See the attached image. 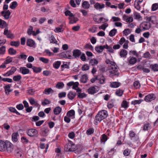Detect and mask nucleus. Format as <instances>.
Listing matches in <instances>:
<instances>
[{"label": "nucleus", "instance_id": "54", "mask_svg": "<svg viewBox=\"0 0 158 158\" xmlns=\"http://www.w3.org/2000/svg\"><path fill=\"white\" fill-rule=\"evenodd\" d=\"M158 8V4L155 3L152 4V11H155Z\"/></svg>", "mask_w": 158, "mask_h": 158}, {"label": "nucleus", "instance_id": "29", "mask_svg": "<svg viewBox=\"0 0 158 158\" xmlns=\"http://www.w3.org/2000/svg\"><path fill=\"white\" fill-rule=\"evenodd\" d=\"M19 136L18 133H13L12 135V140L13 142H15L17 141V136Z\"/></svg>", "mask_w": 158, "mask_h": 158}, {"label": "nucleus", "instance_id": "32", "mask_svg": "<svg viewBox=\"0 0 158 158\" xmlns=\"http://www.w3.org/2000/svg\"><path fill=\"white\" fill-rule=\"evenodd\" d=\"M7 26L6 22L0 19V28H6Z\"/></svg>", "mask_w": 158, "mask_h": 158}, {"label": "nucleus", "instance_id": "15", "mask_svg": "<svg viewBox=\"0 0 158 158\" xmlns=\"http://www.w3.org/2000/svg\"><path fill=\"white\" fill-rule=\"evenodd\" d=\"M27 45L31 47H34L35 44V41L31 39H28L26 42Z\"/></svg>", "mask_w": 158, "mask_h": 158}, {"label": "nucleus", "instance_id": "55", "mask_svg": "<svg viewBox=\"0 0 158 158\" xmlns=\"http://www.w3.org/2000/svg\"><path fill=\"white\" fill-rule=\"evenodd\" d=\"M65 15L66 16H69L70 17H74V15H73L71 11L69 10H67L65 12Z\"/></svg>", "mask_w": 158, "mask_h": 158}, {"label": "nucleus", "instance_id": "19", "mask_svg": "<svg viewBox=\"0 0 158 158\" xmlns=\"http://www.w3.org/2000/svg\"><path fill=\"white\" fill-rule=\"evenodd\" d=\"M11 86V85L8 84L4 87L5 93L7 95L9 94L12 91V90L10 89Z\"/></svg>", "mask_w": 158, "mask_h": 158}, {"label": "nucleus", "instance_id": "17", "mask_svg": "<svg viewBox=\"0 0 158 158\" xmlns=\"http://www.w3.org/2000/svg\"><path fill=\"white\" fill-rule=\"evenodd\" d=\"M76 95L75 92L70 91L68 94L67 96L69 99L72 100L75 98Z\"/></svg>", "mask_w": 158, "mask_h": 158}, {"label": "nucleus", "instance_id": "13", "mask_svg": "<svg viewBox=\"0 0 158 158\" xmlns=\"http://www.w3.org/2000/svg\"><path fill=\"white\" fill-rule=\"evenodd\" d=\"M19 70L20 72L23 75L28 74L30 73V70L25 67H21Z\"/></svg>", "mask_w": 158, "mask_h": 158}, {"label": "nucleus", "instance_id": "33", "mask_svg": "<svg viewBox=\"0 0 158 158\" xmlns=\"http://www.w3.org/2000/svg\"><path fill=\"white\" fill-rule=\"evenodd\" d=\"M49 131L48 129V127L42 129L41 130V134L43 136H46L47 135V133Z\"/></svg>", "mask_w": 158, "mask_h": 158}, {"label": "nucleus", "instance_id": "49", "mask_svg": "<svg viewBox=\"0 0 158 158\" xmlns=\"http://www.w3.org/2000/svg\"><path fill=\"white\" fill-rule=\"evenodd\" d=\"M61 62L60 61H57L53 64V67L56 69H58L60 67Z\"/></svg>", "mask_w": 158, "mask_h": 158}, {"label": "nucleus", "instance_id": "2", "mask_svg": "<svg viewBox=\"0 0 158 158\" xmlns=\"http://www.w3.org/2000/svg\"><path fill=\"white\" fill-rule=\"evenodd\" d=\"M108 114L107 111L103 110L99 112L95 116V119L100 122L103 119L106 118Z\"/></svg>", "mask_w": 158, "mask_h": 158}, {"label": "nucleus", "instance_id": "28", "mask_svg": "<svg viewBox=\"0 0 158 158\" xmlns=\"http://www.w3.org/2000/svg\"><path fill=\"white\" fill-rule=\"evenodd\" d=\"M129 102L126 100H123L122 102L121 106L125 109H127L129 107Z\"/></svg>", "mask_w": 158, "mask_h": 158}, {"label": "nucleus", "instance_id": "7", "mask_svg": "<svg viewBox=\"0 0 158 158\" xmlns=\"http://www.w3.org/2000/svg\"><path fill=\"white\" fill-rule=\"evenodd\" d=\"M3 34L6 35L7 38L11 39H13L15 38L14 34L11 33V31L10 30H8L6 28L4 29Z\"/></svg>", "mask_w": 158, "mask_h": 158}, {"label": "nucleus", "instance_id": "46", "mask_svg": "<svg viewBox=\"0 0 158 158\" xmlns=\"http://www.w3.org/2000/svg\"><path fill=\"white\" fill-rule=\"evenodd\" d=\"M117 31L116 29L114 28L113 29L110 31L109 35L111 37H112L115 35Z\"/></svg>", "mask_w": 158, "mask_h": 158}, {"label": "nucleus", "instance_id": "12", "mask_svg": "<svg viewBox=\"0 0 158 158\" xmlns=\"http://www.w3.org/2000/svg\"><path fill=\"white\" fill-rule=\"evenodd\" d=\"M105 5L104 4H101L97 2L94 5V7L98 10H100L105 7Z\"/></svg>", "mask_w": 158, "mask_h": 158}, {"label": "nucleus", "instance_id": "44", "mask_svg": "<svg viewBox=\"0 0 158 158\" xmlns=\"http://www.w3.org/2000/svg\"><path fill=\"white\" fill-rule=\"evenodd\" d=\"M18 6V4L16 1L12 2L10 6V7L12 9H14Z\"/></svg>", "mask_w": 158, "mask_h": 158}, {"label": "nucleus", "instance_id": "34", "mask_svg": "<svg viewBox=\"0 0 158 158\" xmlns=\"http://www.w3.org/2000/svg\"><path fill=\"white\" fill-rule=\"evenodd\" d=\"M61 25L60 27H56L54 31L55 32H61L64 31V28L62 27Z\"/></svg>", "mask_w": 158, "mask_h": 158}, {"label": "nucleus", "instance_id": "48", "mask_svg": "<svg viewBox=\"0 0 158 158\" xmlns=\"http://www.w3.org/2000/svg\"><path fill=\"white\" fill-rule=\"evenodd\" d=\"M54 91L51 88L45 89L44 91V93L46 94H49L51 92L53 93Z\"/></svg>", "mask_w": 158, "mask_h": 158}, {"label": "nucleus", "instance_id": "58", "mask_svg": "<svg viewBox=\"0 0 158 158\" xmlns=\"http://www.w3.org/2000/svg\"><path fill=\"white\" fill-rule=\"evenodd\" d=\"M129 54H132L137 57H138L139 56V54L136 51L131 50L129 52Z\"/></svg>", "mask_w": 158, "mask_h": 158}, {"label": "nucleus", "instance_id": "60", "mask_svg": "<svg viewBox=\"0 0 158 158\" xmlns=\"http://www.w3.org/2000/svg\"><path fill=\"white\" fill-rule=\"evenodd\" d=\"M94 132V130L92 128H89L86 131V134L87 135H89L93 134Z\"/></svg>", "mask_w": 158, "mask_h": 158}, {"label": "nucleus", "instance_id": "47", "mask_svg": "<svg viewBox=\"0 0 158 158\" xmlns=\"http://www.w3.org/2000/svg\"><path fill=\"white\" fill-rule=\"evenodd\" d=\"M67 114L68 117H72L75 115V111L74 110H72L68 111Z\"/></svg>", "mask_w": 158, "mask_h": 158}, {"label": "nucleus", "instance_id": "35", "mask_svg": "<svg viewBox=\"0 0 158 158\" xmlns=\"http://www.w3.org/2000/svg\"><path fill=\"white\" fill-rule=\"evenodd\" d=\"M20 44V42L19 41H12L10 42V45L11 46H15L16 47H18Z\"/></svg>", "mask_w": 158, "mask_h": 158}, {"label": "nucleus", "instance_id": "22", "mask_svg": "<svg viewBox=\"0 0 158 158\" xmlns=\"http://www.w3.org/2000/svg\"><path fill=\"white\" fill-rule=\"evenodd\" d=\"M62 109L59 106L56 107L54 110V114L56 115H59L61 112Z\"/></svg>", "mask_w": 158, "mask_h": 158}, {"label": "nucleus", "instance_id": "37", "mask_svg": "<svg viewBox=\"0 0 158 158\" xmlns=\"http://www.w3.org/2000/svg\"><path fill=\"white\" fill-rule=\"evenodd\" d=\"M143 101V100L142 99L135 100L131 102V104L134 105H135L136 104H139Z\"/></svg>", "mask_w": 158, "mask_h": 158}, {"label": "nucleus", "instance_id": "9", "mask_svg": "<svg viewBox=\"0 0 158 158\" xmlns=\"http://www.w3.org/2000/svg\"><path fill=\"white\" fill-rule=\"evenodd\" d=\"M11 12L9 10H3L1 12V14L5 19H8L9 18Z\"/></svg>", "mask_w": 158, "mask_h": 158}, {"label": "nucleus", "instance_id": "40", "mask_svg": "<svg viewBox=\"0 0 158 158\" xmlns=\"http://www.w3.org/2000/svg\"><path fill=\"white\" fill-rule=\"evenodd\" d=\"M9 54L11 55H13L16 54V51L12 48H10L8 50Z\"/></svg>", "mask_w": 158, "mask_h": 158}, {"label": "nucleus", "instance_id": "43", "mask_svg": "<svg viewBox=\"0 0 158 158\" xmlns=\"http://www.w3.org/2000/svg\"><path fill=\"white\" fill-rule=\"evenodd\" d=\"M98 62L97 60L94 59H91L89 63L92 66H94L95 65H96L98 64Z\"/></svg>", "mask_w": 158, "mask_h": 158}, {"label": "nucleus", "instance_id": "39", "mask_svg": "<svg viewBox=\"0 0 158 158\" xmlns=\"http://www.w3.org/2000/svg\"><path fill=\"white\" fill-rule=\"evenodd\" d=\"M151 68L154 71H158V64H155L150 65Z\"/></svg>", "mask_w": 158, "mask_h": 158}, {"label": "nucleus", "instance_id": "63", "mask_svg": "<svg viewBox=\"0 0 158 158\" xmlns=\"http://www.w3.org/2000/svg\"><path fill=\"white\" fill-rule=\"evenodd\" d=\"M123 34H124L125 35H127L129 34L131 31H130V29H125L123 32Z\"/></svg>", "mask_w": 158, "mask_h": 158}, {"label": "nucleus", "instance_id": "62", "mask_svg": "<svg viewBox=\"0 0 158 158\" xmlns=\"http://www.w3.org/2000/svg\"><path fill=\"white\" fill-rule=\"evenodd\" d=\"M27 56L26 55L24 54L23 53L19 56H18V58L23 60H26L27 58Z\"/></svg>", "mask_w": 158, "mask_h": 158}, {"label": "nucleus", "instance_id": "1", "mask_svg": "<svg viewBox=\"0 0 158 158\" xmlns=\"http://www.w3.org/2000/svg\"><path fill=\"white\" fill-rule=\"evenodd\" d=\"M109 72L112 75V76H118L119 73L118 72V68L116 64L114 62L110 63L108 67Z\"/></svg>", "mask_w": 158, "mask_h": 158}, {"label": "nucleus", "instance_id": "31", "mask_svg": "<svg viewBox=\"0 0 158 158\" xmlns=\"http://www.w3.org/2000/svg\"><path fill=\"white\" fill-rule=\"evenodd\" d=\"M98 80L99 81V82L101 84L105 83V77L102 75L98 76Z\"/></svg>", "mask_w": 158, "mask_h": 158}, {"label": "nucleus", "instance_id": "45", "mask_svg": "<svg viewBox=\"0 0 158 158\" xmlns=\"http://www.w3.org/2000/svg\"><path fill=\"white\" fill-rule=\"evenodd\" d=\"M123 91L122 89H118L115 92L116 94L119 97L122 96L123 94Z\"/></svg>", "mask_w": 158, "mask_h": 158}, {"label": "nucleus", "instance_id": "20", "mask_svg": "<svg viewBox=\"0 0 158 158\" xmlns=\"http://www.w3.org/2000/svg\"><path fill=\"white\" fill-rule=\"evenodd\" d=\"M88 80V77L87 74H85L82 76L81 79L80 81L81 82L85 83Z\"/></svg>", "mask_w": 158, "mask_h": 158}, {"label": "nucleus", "instance_id": "36", "mask_svg": "<svg viewBox=\"0 0 158 158\" xmlns=\"http://www.w3.org/2000/svg\"><path fill=\"white\" fill-rule=\"evenodd\" d=\"M33 71L36 73H40L42 70V69L40 67H36L34 66L32 68Z\"/></svg>", "mask_w": 158, "mask_h": 158}, {"label": "nucleus", "instance_id": "51", "mask_svg": "<svg viewBox=\"0 0 158 158\" xmlns=\"http://www.w3.org/2000/svg\"><path fill=\"white\" fill-rule=\"evenodd\" d=\"M22 78L21 76L20 75H17L13 77V80L15 81H19Z\"/></svg>", "mask_w": 158, "mask_h": 158}, {"label": "nucleus", "instance_id": "59", "mask_svg": "<svg viewBox=\"0 0 158 158\" xmlns=\"http://www.w3.org/2000/svg\"><path fill=\"white\" fill-rule=\"evenodd\" d=\"M112 100L109 102L107 103V107L109 109H111L114 106V103L112 102Z\"/></svg>", "mask_w": 158, "mask_h": 158}, {"label": "nucleus", "instance_id": "11", "mask_svg": "<svg viewBox=\"0 0 158 158\" xmlns=\"http://www.w3.org/2000/svg\"><path fill=\"white\" fill-rule=\"evenodd\" d=\"M73 56L75 58H79L81 55V52L79 49H75L73 51Z\"/></svg>", "mask_w": 158, "mask_h": 158}, {"label": "nucleus", "instance_id": "10", "mask_svg": "<svg viewBox=\"0 0 158 158\" xmlns=\"http://www.w3.org/2000/svg\"><path fill=\"white\" fill-rule=\"evenodd\" d=\"M6 141L4 142L0 140V151L4 152L5 151V147H6Z\"/></svg>", "mask_w": 158, "mask_h": 158}, {"label": "nucleus", "instance_id": "27", "mask_svg": "<svg viewBox=\"0 0 158 158\" xmlns=\"http://www.w3.org/2000/svg\"><path fill=\"white\" fill-rule=\"evenodd\" d=\"M137 62V59L134 57H131L128 61L129 64L133 65Z\"/></svg>", "mask_w": 158, "mask_h": 158}, {"label": "nucleus", "instance_id": "56", "mask_svg": "<svg viewBox=\"0 0 158 158\" xmlns=\"http://www.w3.org/2000/svg\"><path fill=\"white\" fill-rule=\"evenodd\" d=\"M87 94L84 93H80L78 94V98H82L86 97Z\"/></svg>", "mask_w": 158, "mask_h": 158}, {"label": "nucleus", "instance_id": "3", "mask_svg": "<svg viewBox=\"0 0 158 158\" xmlns=\"http://www.w3.org/2000/svg\"><path fill=\"white\" fill-rule=\"evenodd\" d=\"M64 150L66 152L74 151L76 150V146L72 142L69 140L68 143L64 146Z\"/></svg>", "mask_w": 158, "mask_h": 158}, {"label": "nucleus", "instance_id": "8", "mask_svg": "<svg viewBox=\"0 0 158 158\" xmlns=\"http://www.w3.org/2000/svg\"><path fill=\"white\" fill-rule=\"evenodd\" d=\"M156 98V97L154 94H152L146 95L144 98V100L146 102H151Z\"/></svg>", "mask_w": 158, "mask_h": 158}, {"label": "nucleus", "instance_id": "26", "mask_svg": "<svg viewBox=\"0 0 158 158\" xmlns=\"http://www.w3.org/2000/svg\"><path fill=\"white\" fill-rule=\"evenodd\" d=\"M120 85V83L117 82H113L110 83V86L111 87L116 88L118 87Z\"/></svg>", "mask_w": 158, "mask_h": 158}, {"label": "nucleus", "instance_id": "52", "mask_svg": "<svg viewBox=\"0 0 158 158\" xmlns=\"http://www.w3.org/2000/svg\"><path fill=\"white\" fill-rule=\"evenodd\" d=\"M108 24L107 23H105L102 24L101 26L99 27V29H102L105 30L106 28L108 26Z\"/></svg>", "mask_w": 158, "mask_h": 158}, {"label": "nucleus", "instance_id": "25", "mask_svg": "<svg viewBox=\"0 0 158 158\" xmlns=\"http://www.w3.org/2000/svg\"><path fill=\"white\" fill-rule=\"evenodd\" d=\"M127 54V51L125 49H122L119 53V55L121 57H126Z\"/></svg>", "mask_w": 158, "mask_h": 158}, {"label": "nucleus", "instance_id": "23", "mask_svg": "<svg viewBox=\"0 0 158 158\" xmlns=\"http://www.w3.org/2000/svg\"><path fill=\"white\" fill-rule=\"evenodd\" d=\"M108 139V137L105 134H103L100 138V142L101 143L104 144L105 142Z\"/></svg>", "mask_w": 158, "mask_h": 158}, {"label": "nucleus", "instance_id": "61", "mask_svg": "<svg viewBox=\"0 0 158 158\" xmlns=\"http://www.w3.org/2000/svg\"><path fill=\"white\" fill-rule=\"evenodd\" d=\"M89 66L87 64H84L82 67V70L83 71H86L88 70L89 69Z\"/></svg>", "mask_w": 158, "mask_h": 158}, {"label": "nucleus", "instance_id": "41", "mask_svg": "<svg viewBox=\"0 0 158 158\" xmlns=\"http://www.w3.org/2000/svg\"><path fill=\"white\" fill-rule=\"evenodd\" d=\"M64 86V84L62 82H58L56 85V87L59 89H62Z\"/></svg>", "mask_w": 158, "mask_h": 158}, {"label": "nucleus", "instance_id": "57", "mask_svg": "<svg viewBox=\"0 0 158 158\" xmlns=\"http://www.w3.org/2000/svg\"><path fill=\"white\" fill-rule=\"evenodd\" d=\"M39 60L45 64L48 63L49 62V60L48 59L43 57H40Z\"/></svg>", "mask_w": 158, "mask_h": 158}, {"label": "nucleus", "instance_id": "64", "mask_svg": "<svg viewBox=\"0 0 158 158\" xmlns=\"http://www.w3.org/2000/svg\"><path fill=\"white\" fill-rule=\"evenodd\" d=\"M67 58L71 59L72 57L71 51H68L66 52Z\"/></svg>", "mask_w": 158, "mask_h": 158}, {"label": "nucleus", "instance_id": "50", "mask_svg": "<svg viewBox=\"0 0 158 158\" xmlns=\"http://www.w3.org/2000/svg\"><path fill=\"white\" fill-rule=\"evenodd\" d=\"M70 19L69 23L70 24H73L74 23H76L77 21L78 20V19L77 17H73V19L69 18Z\"/></svg>", "mask_w": 158, "mask_h": 158}, {"label": "nucleus", "instance_id": "4", "mask_svg": "<svg viewBox=\"0 0 158 158\" xmlns=\"http://www.w3.org/2000/svg\"><path fill=\"white\" fill-rule=\"evenodd\" d=\"M26 133L28 136L34 137L37 135L38 132L37 130L35 129H30L27 131Z\"/></svg>", "mask_w": 158, "mask_h": 158}, {"label": "nucleus", "instance_id": "42", "mask_svg": "<svg viewBox=\"0 0 158 158\" xmlns=\"http://www.w3.org/2000/svg\"><path fill=\"white\" fill-rule=\"evenodd\" d=\"M6 52V47L4 46H2L0 47V55H3Z\"/></svg>", "mask_w": 158, "mask_h": 158}, {"label": "nucleus", "instance_id": "18", "mask_svg": "<svg viewBox=\"0 0 158 158\" xmlns=\"http://www.w3.org/2000/svg\"><path fill=\"white\" fill-rule=\"evenodd\" d=\"M129 135L130 138H135V141H137L139 139L138 136H137L135 132L133 131H129Z\"/></svg>", "mask_w": 158, "mask_h": 158}, {"label": "nucleus", "instance_id": "30", "mask_svg": "<svg viewBox=\"0 0 158 158\" xmlns=\"http://www.w3.org/2000/svg\"><path fill=\"white\" fill-rule=\"evenodd\" d=\"M82 6L84 9H88L89 8L90 4L88 2L85 1L82 3Z\"/></svg>", "mask_w": 158, "mask_h": 158}, {"label": "nucleus", "instance_id": "24", "mask_svg": "<svg viewBox=\"0 0 158 158\" xmlns=\"http://www.w3.org/2000/svg\"><path fill=\"white\" fill-rule=\"evenodd\" d=\"M151 128V124L148 123H147L145 124L143 127V130L144 131H148Z\"/></svg>", "mask_w": 158, "mask_h": 158}, {"label": "nucleus", "instance_id": "14", "mask_svg": "<svg viewBox=\"0 0 158 158\" xmlns=\"http://www.w3.org/2000/svg\"><path fill=\"white\" fill-rule=\"evenodd\" d=\"M146 20L149 22H150V23H151L153 24L155 23L156 21V18L154 16L147 17Z\"/></svg>", "mask_w": 158, "mask_h": 158}, {"label": "nucleus", "instance_id": "38", "mask_svg": "<svg viewBox=\"0 0 158 158\" xmlns=\"http://www.w3.org/2000/svg\"><path fill=\"white\" fill-rule=\"evenodd\" d=\"M95 50L98 53L101 52L103 50L102 46H97L95 47Z\"/></svg>", "mask_w": 158, "mask_h": 158}, {"label": "nucleus", "instance_id": "21", "mask_svg": "<svg viewBox=\"0 0 158 158\" xmlns=\"http://www.w3.org/2000/svg\"><path fill=\"white\" fill-rule=\"evenodd\" d=\"M49 40L50 41V43H53L57 44V41L54 38V36L52 35H49Z\"/></svg>", "mask_w": 158, "mask_h": 158}, {"label": "nucleus", "instance_id": "6", "mask_svg": "<svg viewBox=\"0 0 158 158\" xmlns=\"http://www.w3.org/2000/svg\"><path fill=\"white\" fill-rule=\"evenodd\" d=\"M6 147H5V151L10 153L12 152L13 150V145L11 143L8 141H6Z\"/></svg>", "mask_w": 158, "mask_h": 158}, {"label": "nucleus", "instance_id": "16", "mask_svg": "<svg viewBox=\"0 0 158 158\" xmlns=\"http://www.w3.org/2000/svg\"><path fill=\"white\" fill-rule=\"evenodd\" d=\"M87 91L89 94H94L97 92V91L96 90V89L94 86H91L89 88Z\"/></svg>", "mask_w": 158, "mask_h": 158}, {"label": "nucleus", "instance_id": "53", "mask_svg": "<svg viewBox=\"0 0 158 158\" xmlns=\"http://www.w3.org/2000/svg\"><path fill=\"white\" fill-rule=\"evenodd\" d=\"M13 57L8 56L7 57L6 60L4 61L5 63L8 64L12 61L13 59Z\"/></svg>", "mask_w": 158, "mask_h": 158}, {"label": "nucleus", "instance_id": "5", "mask_svg": "<svg viewBox=\"0 0 158 158\" xmlns=\"http://www.w3.org/2000/svg\"><path fill=\"white\" fill-rule=\"evenodd\" d=\"M140 27L143 28V30H146L149 29L151 27V24L150 22H144L140 24Z\"/></svg>", "mask_w": 158, "mask_h": 158}]
</instances>
